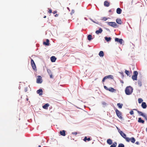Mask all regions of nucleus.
<instances>
[{
  "instance_id": "nucleus-1",
  "label": "nucleus",
  "mask_w": 147,
  "mask_h": 147,
  "mask_svg": "<svg viewBox=\"0 0 147 147\" xmlns=\"http://www.w3.org/2000/svg\"><path fill=\"white\" fill-rule=\"evenodd\" d=\"M133 89L131 86L127 87L125 90L126 94L127 95H129L131 94L133 92Z\"/></svg>"
},
{
  "instance_id": "nucleus-2",
  "label": "nucleus",
  "mask_w": 147,
  "mask_h": 147,
  "mask_svg": "<svg viewBox=\"0 0 147 147\" xmlns=\"http://www.w3.org/2000/svg\"><path fill=\"white\" fill-rule=\"evenodd\" d=\"M115 110L116 113L117 117L119 119H122V116L121 113L117 109H116Z\"/></svg>"
},
{
  "instance_id": "nucleus-3",
  "label": "nucleus",
  "mask_w": 147,
  "mask_h": 147,
  "mask_svg": "<svg viewBox=\"0 0 147 147\" xmlns=\"http://www.w3.org/2000/svg\"><path fill=\"white\" fill-rule=\"evenodd\" d=\"M120 134L121 136L124 139H125L127 141H129V138L127 137L126 134L123 133L122 131H119Z\"/></svg>"
},
{
  "instance_id": "nucleus-4",
  "label": "nucleus",
  "mask_w": 147,
  "mask_h": 147,
  "mask_svg": "<svg viewBox=\"0 0 147 147\" xmlns=\"http://www.w3.org/2000/svg\"><path fill=\"white\" fill-rule=\"evenodd\" d=\"M108 25L111 26L114 28H116L117 27V25L115 22H107Z\"/></svg>"
},
{
  "instance_id": "nucleus-5",
  "label": "nucleus",
  "mask_w": 147,
  "mask_h": 147,
  "mask_svg": "<svg viewBox=\"0 0 147 147\" xmlns=\"http://www.w3.org/2000/svg\"><path fill=\"white\" fill-rule=\"evenodd\" d=\"M134 75L132 76V79L134 80H137L138 72L136 71H135L134 72Z\"/></svg>"
},
{
  "instance_id": "nucleus-6",
  "label": "nucleus",
  "mask_w": 147,
  "mask_h": 147,
  "mask_svg": "<svg viewBox=\"0 0 147 147\" xmlns=\"http://www.w3.org/2000/svg\"><path fill=\"white\" fill-rule=\"evenodd\" d=\"M42 82V77L41 76H38L36 79V83L38 84L41 83Z\"/></svg>"
},
{
  "instance_id": "nucleus-7",
  "label": "nucleus",
  "mask_w": 147,
  "mask_h": 147,
  "mask_svg": "<svg viewBox=\"0 0 147 147\" xmlns=\"http://www.w3.org/2000/svg\"><path fill=\"white\" fill-rule=\"evenodd\" d=\"M115 41L116 42H119L120 44H122L123 40L122 39H119L118 38H116L115 39Z\"/></svg>"
},
{
  "instance_id": "nucleus-8",
  "label": "nucleus",
  "mask_w": 147,
  "mask_h": 147,
  "mask_svg": "<svg viewBox=\"0 0 147 147\" xmlns=\"http://www.w3.org/2000/svg\"><path fill=\"white\" fill-rule=\"evenodd\" d=\"M47 70L48 73H49V74L50 76V78H53V77L52 75V72H51V70L49 69H47Z\"/></svg>"
},
{
  "instance_id": "nucleus-9",
  "label": "nucleus",
  "mask_w": 147,
  "mask_h": 147,
  "mask_svg": "<svg viewBox=\"0 0 147 147\" xmlns=\"http://www.w3.org/2000/svg\"><path fill=\"white\" fill-rule=\"evenodd\" d=\"M129 141H127V142H129L130 141H131V142L134 143L136 141L134 137H131L130 138H129Z\"/></svg>"
},
{
  "instance_id": "nucleus-10",
  "label": "nucleus",
  "mask_w": 147,
  "mask_h": 147,
  "mask_svg": "<svg viewBox=\"0 0 147 147\" xmlns=\"http://www.w3.org/2000/svg\"><path fill=\"white\" fill-rule=\"evenodd\" d=\"M49 40L48 39H47L46 40V42H43V44L44 45H45L46 46H49Z\"/></svg>"
},
{
  "instance_id": "nucleus-11",
  "label": "nucleus",
  "mask_w": 147,
  "mask_h": 147,
  "mask_svg": "<svg viewBox=\"0 0 147 147\" xmlns=\"http://www.w3.org/2000/svg\"><path fill=\"white\" fill-rule=\"evenodd\" d=\"M36 92L40 95H41L42 94V89H40L37 91Z\"/></svg>"
},
{
  "instance_id": "nucleus-12",
  "label": "nucleus",
  "mask_w": 147,
  "mask_h": 147,
  "mask_svg": "<svg viewBox=\"0 0 147 147\" xmlns=\"http://www.w3.org/2000/svg\"><path fill=\"white\" fill-rule=\"evenodd\" d=\"M102 30L101 28H100L99 29V30H97L96 31L95 33L97 34H98L99 33H101L102 32Z\"/></svg>"
},
{
  "instance_id": "nucleus-13",
  "label": "nucleus",
  "mask_w": 147,
  "mask_h": 147,
  "mask_svg": "<svg viewBox=\"0 0 147 147\" xmlns=\"http://www.w3.org/2000/svg\"><path fill=\"white\" fill-rule=\"evenodd\" d=\"M116 22L117 24H121L122 23V22L121 19L119 18L117 19L116 20Z\"/></svg>"
},
{
  "instance_id": "nucleus-14",
  "label": "nucleus",
  "mask_w": 147,
  "mask_h": 147,
  "mask_svg": "<svg viewBox=\"0 0 147 147\" xmlns=\"http://www.w3.org/2000/svg\"><path fill=\"white\" fill-rule=\"evenodd\" d=\"M60 134L61 136H65L66 135L65 131V130H63L62 131H60Z\"/></svg>"
},
{
  "instance_id": "nucleus-15",
  "label": "nucleus",
  "mask_w": 147,
  "mask_h": 147,
  "mask_svg": "<svg viewBox=\"0 0 147 147\" xmlns=\"http://www.w3.org/2000/svg\"><path fill=\"white\" fill-rule=\"evenodd\" d=\"M141 106L143 109H145L147 107V105L145 102H142L141 105Z\"/></svg>"
},
{
  "instance_id": "nucleus-16",
  "label": "nucleus",
  "mask_w": 147,
  "mask_h": 147,
  "mask_svg": "<svg viewBox=\"0 0 147 147\" xmlns=\"http://www.w3.org/2000/svg\"><path fill=\"white\" fill-rule=\"evenodd\" d=\"M122 11V10L121 9L119 8H118L117 9V10H116V12L117 13V14H120L121 13Z\"/></svg>"
},
{
  "instance_id": "nucleus-17",
  "label": "nucleus",
  "mask_w": 147,
  "mask_h": 147,
  "mask_svg": "<svg viewBox=\"0 0 147 147\" xmlns=\"http://www.w3.org/2000/svg\"><path fill=\"white\" fill-rule=\"evenodd\" d=\"M51 59L52 62H55L56 59V58L55 57L53 56L51 57Z\"/></svg>"
},
{
  "instance_id": "nucleus-18",
  "label": "nucleus",
  "mask_w": 147,
  "mask_h": 147,
  "mask_svg": "<svg viewBox=\"0 0 147 147\" xmlns=\"http://www.w3.org/2000/svg\"><path fill=\"white\" fill-rule=\"evenodd\" d=\"M49 104L48 103L45 104V105L43 106L42 108L45 109H47L48 107L49 106Z\"/></svg>"
},
{
  "instance_id": "nucleus-19",
  "label": "nucleus",
  "mask_w": 147,
  "mask_h": 147,
  "mask_svg": "<svg viewBox=\"0 0 147 147\" xmlns=\"http://www.w3.org/2000/svg\"><path fill=\"white\" fill-rule=\"evenodd\" d=\"M138 121L139 123H144V121L140 117L138 118Z\"/></svg>"
},
{
  "instance_id": "nucleus-20",
  "label": "nucleus",
  "mask_w": 147,
  "mask_h": 147,
  "mask_svg": "<svg viewBox=\"0 0 147 147\" xmlns=\"http://www.w3.org/2000/svg\"><path fill=\"white\" fill-rule=\"evenodd\" d=\"M104 5L106 7H109V3L107 1H105L104 2Z\"/></svg>"
},
{
  "instance_id": "nucleus-21",
  "label": "nucleus",
  "mask_w": 147,
  "mask_h": 147,
  "mask_svg": "<svg viewBox=\"0 0 147 147\" xmlns=\"http://www.w3.org/2000/svg\"><path fill=\"white\" fill-rule=\"evenodd\" d=\"M107 143L109 145H111L112 143V141L111 139H108L107 140Z\"/></svg>"
},
{
  "instance_id": "nucleus-22",
  "label": "nucleus",
  "mask_w": 147,
  "mask_h": 147,
  "mask_svg": "<svg viewBox=\"0 0 147 147\" xmlns=\"http://www.w3.org/2000/svg\"><path fill=\"white\" fill-rule=\"evenodd\" d=\"M99 55L100 57H103L104 55V53L103 51H100L99 53Z\"/></svg>"
},
{
  "instance_id": "nucleus-23",
  "label": "nucleus",
  "mask_w": 147,
  "mask_h": 147,
  "mask_svg": "<svg viewBox=\"0 0 147 147\" xmlns=\"http://www.w3.org/2000/svg\"><path fill=\"white\" fill-rule=\"evenodd\" d=\"M105 38L107 41L108 42L110 41L111 39V38L110 37H105Z\"/></svg>"
},
{
  "instance_id": "nucleus-24",
  "label": "nucleus",
  "mask_w": 147,
  "mask_h": 147,
  "mask_svg": "<svg viewBox=\"0 0 147 147\" xmlns=\"http://www.w3.org/2000/svg\"><path fill=\"white\" fill-rule=\"evenodd\" d=\"M108 90H109L111 92H114L115 90L113 88L111 87L109 88Z\"/></svg>"
},
{
  "instance_id": "nucleus-25",
  "label": "nucleus",
  "mask_w": 147,
  "mask_h": 147,
  "mask_svg": "<svg viewBox=\"0 0 147 147\" xmlns=\"http://www.w3.org/2000/svg\"><path fill=\"white\" fill-rule=\"evenodd\" d=\"M87 38L89 40H92V35L91 34L88 35L87 36Z\"/></svg>"
},
{
  "instance_id": "nucleus-26",
  "label": "nucleus",
  "mask_w": 147,
  "mask_h": 147,
  "mask_svg": "<svg viewBox=\"0 0 147 147\" xmlns=\"http://www.w3.org/2000/svg\"><path fill=\"white\" fill-rule=\"evenodd\" d=\"M123 104H121L120 103H118L117 104V105L118 107L120 109H121L122 108L123 106Z\"/></svg>"
},
{
  "instance_id": "nucleus-27",
  "label": "nucleus",
  "mask_w": 147,
  "mask_h": 147,
  "mask_svg": "<svg viewBox=\"0 0 147 147\" xmlns=\"http://www.w3.org/2000/svg\"><path fill=\"white\" fill-rule=\"evenodd\" d=\"M137 111L138 113L140 114V115L143 116L144 114L141 111Z\"/></svg>"
},
{
  "instance_id": "nucleus-28",
  "label": "nucleus",
  "mask_w": 147,
  "mask_h": 147,
  "mask_svg": "<svg viewBox=\"0 0 147 147\" xmlns=\"http://www.w3.org/2000/svg\"><path fill=\"white\" fill-rule=\"evenodd\" d=\"M90 138H87L86 137H85L84 139V140L85 141H86V140H87L88 141H89L90 140Z\"/></svg>"
},
{
  "instance_id": "nucleus-29",
  "label": "nucleus",
  "mask_w": 147,
  "mask_h": 147,
  "mask_svg": "<svg viewBox=\"0 0 147 147\" xmlns=\"http://www.w3.org/2000/svg\"><path fill=\"white\" fill-rule=\"evenodd\" d=\"M117 145V143L114 142L112 145L110 146V147H115Z\"/></svg>"
},
{
  "instance_id": "nucleus-30",
  "label": "nucleus",
  "mask_w": 147,
  "mask_h": 147,
  "mask_svg": "<svg viewBox=\"0 0 147 147\" xmlns=\"http://www.w3.org/2000/svg\"><path fill=\"white\" fill-rule=\"evenodd\" d=\"M109 18H107L106 17H103L101 18V20H103L105 21L107 20V19H109Z\"/></svg>"
},
{
  "instance_id": "nucleus-31",
  "label": "nucleus",
  "mask_w": 147,
  "mask_h": 147,
  "mask_svg": "<svg viewBox=\"0 0 147 147\" xmlns=\"http://www.w3.org/2000/svg\"><path fill=\"white\" fill-rule=\"evenodd\" d=\"M143 101V100L141 98H139L138 99V102L139 103H141Z\"/></svg>"
},
{
  "instance_id": "nucleus-32",
  "label": "nucleus",
  "mask_w": 147,
  "mask_h": 147,
  "mask_svg": "<svg viewBox=\"0 0 147 147\" xmlns=\"http://www.w3.org/2000/svg\"><path fill=\"white\" fill-rule=\"evenodd\" d=\"M118 147H124V145L123 144H119Z\"/></svg>"
},
{
  "instance_id": "nucleus-33",
  "label": "nucleus",
  "mask_w": 147,
  "mask_h": 147,
  "mask_svg": "<svg viewBox=\"0 0 147 147\" xmlns=\"http://www.w3.org/2000/svg\"><path fill=\"white\" fill-rule=\"evenodd\" d=\"M32 66L34 70H35L36 69V65H32Z\"/></svg>"
},
{
  "instance_id": "nucleus-34",
  "label": "nucleus",
  "mask_w": 147,
  "mask_h": 147,
  "mask_svg": "<svg viewBox=\"0 0 147 147\" xmlns=\"http://www.w3.org/2000/svg\"><path fill=\"white\" fill-rule=\"evenodd\" d=\"M107 76V78H106L107 79L109 78H113V76L112 75H109L108 76Z\"/></svg>"
},
{
  "instance_id": "nucleus-35",
  "label": "nucleus",
  "mask_w": 147,
  "mask_h": 147,
  "mask_svg": "<svg viewBox=\"0 0 147 147\" xmlns=\"http://www.w3.org/2000/svg\"><path fill=\"white\" fill-rule=\"evenodd\" d=\"M125 73L128 76L129 75V71L127 70H125Z\"/></svg>"
},
{
  "instance_id": "nucleus-36",
  "label": "nucleus",
  "mask_w": 147,
  "mask_h": 147,
  "mask_svg": "<svg viewBox=\"0 0 147 147\" xmlns=\"http://www.w3.org/2000/svg\"><path fill=\"white\" fill-rule=\"evenodd\" d=\"M48 9L49 10V11H48V13H50L52 12V10L51 9L49 8H48Z\"/></svg>"
},
{
  "instance_id": "nucleus-37",
  "label": "nucleus",
  "mask_w": 147,
  "mask_h": 147,
  "mask_svg": "<svg viewBox=\"0 0 147 147\" xmlns=\"http://www.w3.org/2000/svg\"><path fill=\"white\" fill-rule=\"evenodd\" d=\"M141 82L140 81H138V85L140 86H141V85H142V84H141Z\"/></svg>"
},
{
  "instance_id": "nucleus-38",
  "label": "nucleus",
  "mask_w": 147,
  "mask_h": 147,
  "mask_svg": "<svg viewBox=\"0 0 147 147\" xmlns=\"http://www.w3.org/2000/svg\"><path fill=\"white\" fill-rule=\"evenodd\" d=\"M31 64H35L34 62L33 59H31Z\"/></svg>"
},
{
  "instance_id": "nucleus-39",
  "label": "nucleus",
  "mask_w": 147,
  "mask_h": 147,
  "mask_svg": "<svg viewBox=\"0 0 147 147\" xmlns=\"http://www.w3.org/2000/svg\"><path fill=\"white\" fill-rule=\"evenodd\" d=\"M107 76L105 77L102 79V81L104 82L106 79H107L106 78H107Z\"/></svg>"
},
{
  "instance_id": "nucleus-40",
  "label": "nucleus",
  "mask_w": 147,
  "mask_h": 147,
  "mask_svg": "<svg viewBox=\"0 0 147 147\" xmlns=\"http://www.w3.org/2000/svg\"><path fill=\"white\" fill-rule=\"evenodd\" d=\"M129 113L131 115H132L134 114V112L133 111L131 110L130 112Z\"/></svg>"
},
{
  "instance_id": "nucleus-41",
  "label": "nucleus",
  "mask_w": 147,
  "mask_h": 147,
  "mask_svg": "<svg viewBox=\"0 0 147 147\" xmlns=\"http://www.w3.org/2000/svg\"><path fill=\"white\" fill-rule=\"evenodd\" d=\"M143 117L146 120H147V117L146 115H144Z\"/></svg>"
},
{
  "instance_id": "nucleus-42",
  "label": "nucleus",
  "mask_w": 147,
  "mask_h": 147,
  "mask_svg": "<svg viewBox=\"0 0 147 147\" xmlns=\"http://www.w3.org/2000/svg\"><path fill=\"white\" fill-rule=\"evenodd\" d=\"M74 13V10H71V14L72 15Z\"/></svg>"
},
{
  "instance_id": "nucleus-43",
  "label": "nucleus",
  "mask_w": 147,
  "mask_h": 147,
  "mask_svg": "<svg viewBox=\"0 0 147 147\" xmlns=\"http://www.w3.org/2000/svg\"><path fill=\"white\" fill-rule=\"evenodd\" d=\"M102 104L103 105H105L107 104L105 102H102Z\"/></svg>"
},
{
  "instance_id": "nucleus-44",
  "label": "nucleus",
  "mask_w": 147,
  "mask_h": 147,
  "mask_svg": "<svg viewBox=\"0 0 147 147\" xmlns=\"http://www.w3.org/2000/svg\"><path fill=\"white\" fill-rule=\"evenodd\" d=\"M77 132H72V134H74V135H76L77 134Z\"/></svg>"
},
{
  "instance_id": "nucleus-45",
  "label": "nucleus",
  "mask_w": 147,
  "mask_h": 147,
  "mask_svg": "<svg viewBox=\"0 0 147 147\" xmlns=\"http://www.w3.org/2000/svg\"><path fill=\"white\" fill-rule=\"evenodd\" d=\"M104 88H105V89L106 90H108V88L107 86H104Z\"/></svg>"
},
{
  "instance_id": "nucleus-46",
  "label": "nucleus",
  "mask_w": 147,
  "mask_h": 147,
  "mask_svg": "<svg viewBox=\"0 0 147 147\" xmlns=\"http://www.w3.org/2000/svg\"><path fill=\"white\" fill-rule=\"evenodd\" d=\"M57 11L56 10H55V11H53V13L54 14H55V13H57Z\"/></svg>"
},
{
  "instance_id": "nucleus-47",
  "label": "nucleus",
  "mask_w": 147,
  "mask_h": 147,
  "mask_svg": "<svg viewBox=\"0 0 147 147\" xmlns=\"http://www.w3.org/2000/svg\"><path fill=\"white\" fill-rule=\"evenodd\" d=\"M135 144L137 145H139V142H136Z\"/></svg>"
},
{
  "instance_id": "nucleus-48",
  "label": "nucleus",
  "mask_w": 147,
  "mask_h": 147,
  "mask_svg": "<svg viewBox=\"0 0 147 147\" xmlns=\"http://www.w3.org/2000/svg\"><path fill=\"white\" fill-rule=\"evenodd\" d=\"M120 74L122 76H123V77L124 76H123V72H120Z\"/></svg>"
},
{
  "instance_id": "nucleus-49",
  "label": "nucleus",
  "mask_w": 147,
  "mask_h": 147,
  "mask_svg": "<svg viewBox=\"0 0 147 147\" xmlns=\"http://www.w3.org/2000/svg\"><path fill=\"white\" fill-rule=\"evenodd\" d=\"M58 16H59V15L58 14H56L55 15V17H58Z\"/></svg>"
},
{
  "instance_id": "nucleus-50",
  "label": "nucleus",
  "mask_w": 147,
  "mask_h": 147,
  "mask_svg": "<svg viewBox=\"0 0 147 147\" xmlns=\"http://www.w3.org/2000/svg\"><path fill=\"white\" fill-rule=\"evenodd\" d=\"M133 110H135V111H138V110H137V109H133Z\"/></svg>"
},
{
  "instance_id": "nucleus-51",
  "label": "nucleus",
  "mask_w": 147,
  "mask_h": 147,
  "mask_svg": "<svg viewBox=\"0 0 147 147\" xmlns=\"http://www.w3.org/2000/svg\"><path fill=\"white\" fill-rule=\"evenodd\" d=\"M46 16H45L44 17V18H46Z\"/></svg>"
},
{
  "instance_id": "nucleus-52",
  "label": "nucleus",
  "mask_w": 147,
  "mask_h": 147,
  "mask_svg": "<svg viewBox=\"0 0 147 147\" xmlns=\"http://www.w3.org/2000/svg\"><path fill=\"white\" fill-rule=\"evenodd\" d=\"M38 147H41V146L40 145H39Z\"/></svg>"
},
{
  "instance_id": "nucleus-53",
  "label": "nucleus",
  "mask_w": 147,
  "mask_h": 147,
  "mask_svg": "<svg viewBox=\"0 0 147 147\" xmlns=\"http://www.w3.org/2000/svg\"><path fill=\"white\" fill-rule=\"evenodd\" d=\"M146 1H147V0H146Z\"/></svg>"
}]
</instances>
